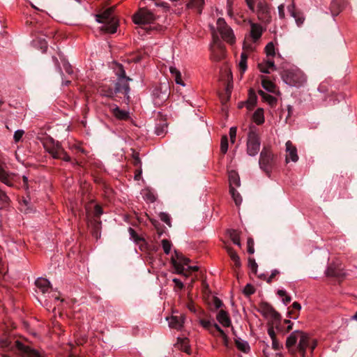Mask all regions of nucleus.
<instances>
[{
  "mask_svg": "<svg viewBox=\"0 0 357 357\" xmlns=\"http://www.w3.org/2000/svg\"><path fill=\"white\" fill-rule=\"evenodd\" d=\"M211 31L213 36V44L211 46L212 52H214L216 49L220 50L221 53L224 52V45L220 41L218 33L221 36V38L226 43L233 45L236 43V37L232 29L227 24L223 18H218L216 23V28L215 29L211 26Z\"/></svg>",
  "mask_w": 357,
  "mask_h": 357,
  "instance_id": "nucleus-1",
  "label": "nucleus"
},
{
  "mask_svg": "<svg viewBox=\"0 0 357 357\" xmlns=\"http://www.w3.org/2000/svg\"><path fill=\"white\" fill-rule=\"evenodd\" d=\"M310 337L307 333L302 331H295L287 338L286 347L290 350L298 342V351L301 357H307L306 349L310 344Z\"/></svg>",
  "mask_w": 357,
  "mask_h": 357,
  "instance_id": "nucleus-2",
  "label": "nucleus"
},
{
  "mask_svg": "<svg viewBox=\"0 0 357 357\" xmlns=\"http://www.w3.org/2000/svg\"><path fill=\"white\" fill-rule=\"evenodd\" d=\"M113 12L114 8L111 7L96 15V21L102 24L100 30L108 33H116L119 26V21L113 15Z\"/></svg>",
  "mask_w": 357,
  "mask_h": 357,
  "instance_id": "nucleus-3",
  "label": "nucleus"
},
{
  "mask_svg": "<svg viewBox=\"0 0 357 357\" xmlns=\"http://www.w3.org/2000/svg\"><path fill=\"white\" fill-rule=\"evenodd\" d=\"M247 6L254 13H256L258 19L264 23H269L271 20V8L264 0H245Z\"/></svg>",
  "mask_w": 357,
  "mask_h": 357,
  "instance_id": "nucleus-4",
  "label": "nucleus"
},
{
  "mask_svg": "<svg viewBox=\"0 0 357 357\" xmlns=\"http://www.w3.org/2000/svg\"><path fill=\"white\" fill-rule=\"evenodd\" d=\"M282 77L286 84L293 86H301L307 81L306 75L298 68L284 70Z\"/></svg>",
  "mask_w": 357,
  "mask_h": 357,
  "instance_id": "nucleus-5",
  "label": "nucleus"
},
{
  "mask_svg": "<svg viewBox=\"0 0 357 357\" xmlns=\"http://www.w3.org/2000/svg\"><path fill=\"white\" fill-rule=\"evenodd\" d=\"M43 144L45 151L54 158L61 159L66 162L70 160V157L63 150L61 145L58 142H56L52 138H45Z\"/></svg>",
  "mask_w": 357,
  "mask_h": 357,
  "instance_id": "nucleus-6",
  "label": "nucleus"
},
{
  "mask_svg": "<svg viewBox=\"0 0 357 357\" xmlns=\"http://www.w3.org/2000/svg\"><path fill=\"white\" fill-rule=\"evenodd\" d=\"M119 71L116 73L118 76V81L115 85V89H109L107 93H103L104 96L112 97L114 93H123L125 95H128L130 91V86L128 82L131 80L130 78L126 76V72L122 65H119Z\"/></svg>",
  "mask_w": 357,
  "mask_h": 357,
  "instance_id": "nucleus-7",
  "label": "nucleus"
},
{
  "mask_svg": "<svg viewBox=\"0 0 357 357\" xmlns=\"http://www.w3.org/2000/svg\"><path fill=\"white\" fill-rule=\"evenodd\" d=\"M261 146L260 138L258 133L250 130L248 134L247 153L250 156H255L259 151Z\"/></svg>",
  "mask_w": 357,
  "mask_h": 357,
  "instance_id": "nucleus-8",
  "label": "nucleus"
},
{
  "mask_svg": "<svg viewBox=\"0 0 357 357\" xmlns=\"http://www.w3.org/2000/svg\"><path fill=\"white\" fill-rule=\"evenodd\" d=\"M274 155L268 147H264L259 160L260 168L266 173H269L273 165Z\"/></svg>",
  "mask_w": 357,
  "mask_h": 357,
  "instance_id": "nucleus-9",
  "label": "nucleus"
},
{
  "mask_svg": "<svg viewBox=\"0 0 357 357\" xmlns=\"http://www.w3.org/2000/svg\"><path fill=\"white\" fill-rule=\"evenodd\" d=\"M155 19L154 14L146 8H140L133 15V22L137 24H152Z\"/></svg>",
  "mask_w": 357,
  "mask_h": 357,
  "instance_id": "nucleus-10",
  "label": "nucleus"
},
{
  "mask_svg": "<svg viewBox=\"0 0 357 357\" xmlns=\"http://www.w3.org/2000/svg\"><path fill=\"white\" fill-rule=\"evenodd\" d=\"M175 252L176 259H174V258H172V263L176 269V273L178 274H181L185 277H188L189 273L185 272V268L184 266H188V264L190 261V259L184 257L181 254H178L176 252Z\"/></svg>",
  "mask_w": 357,
  "mask_h": 357,
  "instance_id": "nucleus-11",
  "label": "nucleus"
},
{
  "mask_svg": "<svg viewBox=\"0 0 357 357\" xmlns=\"http://www.w3.org/2000/svg\"><path fill=\"white\" fill-rule=\"evenodd\" d=\"M285 161L287 163L289 162H296L298 160L299 157L297 148L289 140L285 144Z\"/></svg>",
  "mask_w": 357,
  "mask_h": 357,
  "instance_id": "nucleus-12",
  "label": "nucleus"
},
{
  "mask_svg": "<svg viewBox=\"0 0 357 357\" xmlns=\"http://www.w3.org/2000/svg\"><path fill=\"white\" fill-rule=\"evenodd\" d=\"M168 321L169 326L176 330H181L185 319V317L183 314H172L169 317L166 318Z\"/></svg>",
  "mask_w": 357,
  "mask_h": 357,
  "instance_id": "nucleus-13",
  "label": "nucleus"
},
{
  "mask_svg": "<svg viewBox=\"0 0 357 357\" xmlns=\"http://www.w3.org/2000/svg\"><path fill=\"white\" fill-rule=\"evenodd\" d=\"M109 112L118 120L126 121L130 119V113L128 111L121 109L115 104L108 105Z\"/></svg>",
  "mask_w": 357,
  "mask_h": 357,
  "instance_id": "nucleus-14",
  "label": "nucleus"
},
{
  "mask_svg": "<svg viewBox=\"0 0 357 357\" xmlns=\"http://www.w3.org/2000/svg\"><path fill=\"white\" fill-rule=\"evenodd\" d=\"M6 164L0 159V181L8 186H13L11 177L13 174L6 170Z\"/></svg>",
  "mask_w": 357,
  "mask_h": 357,
  "instance_id": "nucleus-15",
  "label": "nucleus"
},
{
  "mask_svg": "<svg viewBox=\"0 0 357 357\" xmlns=\"http://www.w3.org/2000/svg\"><path fill=\"white\" fill-rule=\"evenodd\" d=\"M17 347L21 351V357H41L40 354L35 349L29 346H25L22 343L17 341Z\"/></svg>",
  "mask_w": 357,
  "mask_h": 357,
  "instance_id": "nucleus-16",
  "label": "nucleus"
},
{
  "mask_svg": "<svg viewBox=\"0 0 357 357\" xmlns=\"http://www.w3.org/2000/svg\"><path fill=\"white\" fill-rule=\"evenodd\" d=\"M258 68L260 72L268 74L271 71L276 70V66L274 61L271 59H267L258 64Z\"/></svg>",
  "mask_w": 357,
  "mask_h": 357,
  "instance_id": "nucleus-17",
  "label": "nucleus"
},
{
  "mask_svg": "<svg viewBox=\"0 0 357 357\" xmlns=\"http://www.w3.org/2000/svg\"><path fill=\"white\" fill-rule=\"evenodd\" d=\"M261 85L263 88L267 91L273 93H276L277 86L276 84L271 81L268 77L262 75L261 77Z\"/></svg>",
  "mask_w": 357,
  "mask_h": 357,
  "instance_id": "nucleus-18",
  "label": "nucleus"
},
{
  "mask_svg": "<svg viewBox=\"0 0 357 357\" xmlns=\"http://www.w3.org/2000/svg\"><path fill=\"white\" fill-rule=\"evenodd\" d=\"M250 36L252 38L253 41H257L259 39L263 33L262 26L257 23H254L250 22Z\"/></svg>",
  "mask_w": 357,
  "mask_h": 357,
  "instance_id": "nucleus-19",
  "label": "nucleus"
},
{
  "mask_svg": "<svg viewBox=\"0 0 357 357\" xmlns=\"http://www.w3.org/2000/svg\"><path fill=\"white\" fill-rule=\"evenodd\" d=\"M216 319L224 327H229L231 325V319L229 314L220 310L216 315Z\"/></svg>",
  "mask_w": 357,
  "mask_h": 357,
  "instance_id": "nucleus-20",
  "label": "nucleus"
},
{
  "mask_svg": "<svg viewBox=\"0 0 357 357\" xmlns=\"http://www.w3.org/2000/svg\"><path fill=\"white\" fill-rule=\"evenodd\" d=\"M252 121L257 125H261L264 123V109L258 108L252 115Z\"/></svg>",
  "mask_w": 357,
  "mask_h": 357,
  "instance_id": "nucleus-21",
  "label": "nucleus"
},
{
  "mask_svg": "<svg viewBox=\"0 0 357 357\" xmlns=\"http://www.w3.org/2000/svg\"><path fill=\"white\" fill-rule=\"evenodd\" d=\"M176 345L181 350L183 351L187 354H190V348L189 346V340L188 338L178 337Z\"/></svg>",
  "mask_w": 357,
  "mask_h": 357,
  "instance_id": "nucleus-22",
  "label": "nucleus"
},
{
  "mask_svg": "<svg viewBox=\"0 0 357 357\" xmlns=\"http://www.w3.org/2000/svg\"><path fill=\"white\" fill-rule=\"evenodd\" d=\"M36 287L41 290L43 293L47 291L50 288V283L45 278H38L35 282Z\"/></svg>",
  "mask_w": 357,
  "mask_h": 357,
  "instance_id": "nucleus-23",
  "label": "nucleus"
},
{
  "mask_svg": "<svg viewBox=\"0 0 357 357\" xmlns=\"http://www.w3.org/2000/svg\"><path fill=\"white\" fill-rule=\"evenodd\" d=\"M326 275L328 276L333 277H346L347 275H348V273L346 272H342V270L334 268L332 266H331L326 270Z\"/></svg>",
  "mask_w": 357,
  "mask_h": 357,
  "instance_id": "nucleus-24",
  "label": "nucleus"
},
{
  "mask_svg": "<svg viewBox=\"0 0 357 357\" xmlns=\"http://www.w3.org/2000/svg\"><path fill=\"white\" fill-rule=\"evenodd\" d=\"M229 188L231 186L235 185L236 187L240 186V178L238 173L235 171H231L229 172Z\"/></svg>",
  "mask_w": 357,
  "mask_h": 357,
  "instance_id": "nucleus-25",
  "label": "nucleus"
},
{
  "mask_svg": "<svg viewBox=\"0 0 357 357\" xmlns=\"http://www.w3.org/2000/svg\"><path fill=\"white\" fill-rule=\"evenodd\" d=\"M258 93L263 100L268 102L270 105H274L277 103L276 98L273 97V96L268 94L262 90H259Z\"/></svg>",
  "mask_w": 357,
  "mask_h": 357,
  "instance_id": "nucleus-26",
  "label": "nucleus"
},
{
  "mask_svg": "<svg viewBox=\"0 0 357 357\" xmlns=\"http://www.w3.org/2000/svg\"><path fill=\"white\" fill-rule=\"evenodd\" d=\"M257 97L256 94L250 90L249 93V98L245 103L247 109L248 110L252 109L257 103Z\"/></svg>",
  "mask_w": 357,
  "mask_h": 357,
  "instance_id": "nucleus-27",
  "label": "nucleus"
},
{
  "mask_svg": "<svg viewBox=\"0 0 357 357\" xmlns=\"http://www.w3.org/2000/svg\"><path fill=\"white\" fill-rule=\"evenodd\" d=\"M204 5V0H190L187 4V7L189 8L197 9L198 13H202L203 6Z\"/></svg>",
  "mask_w": 357,
  "mask_h": 357,
  "instance_id": "nucleus-28",
  "label": "nucleus"
},
{
  "mask_svg": "<svg viewBox=\"0 0 357 357\" xmlns=\"http://www.w3.org/2000/svg\"><path fill=\"white\" fill-rule=\"evenodd\" d=\"M213 331H214L213 335H216L215 332H218L220 334V336H221V337L223 340L224 345L226 347H228L229 339H228L227 335L225 333V331L222 329H221V328L217 324H213Z\"/></svg>",
  "mask_w": 357,
  "mask_h": 357,
  "instance_id": "nucleus-29",
  "label": "nucleus"
},
{
  "mask_svg": "<svg viewBox=\"0 0 357 357\" xmlns=\"http://www.w3.org/2000/svg\"><path fill=\"white\" fill-rule=\"evenodd\" d=\"M143 198L149 202L153 203L156 200V196L150 189H144L142 192Z\"/></svg>",
  "mask_w": 357,
  "mask_h": 357,
  "instance_id": "nucleus-30",
  "label": "nucleus"
},
{
  "mask_svg": "<svg viewBox=\"0 0 357 357\" xmlns=\"http://www.w3.org/2000/svg\"><path fill=\"white\" fill-rule=\"evenodd\" d=\"M229 192L232 197L233 200L234 201L236 206H239L242 202V197L238 192L234 188V187L231 186L229 188Z\"/></svg>",
  "mask_w": 357,
  "mask_h": 357,
  "instance_id": "nucleus-31",
  "label": "nucleus"
},
{
  "mask_svg": "<svg viewBox=\"0 0 357 357\" xmlns=\"http://www.w3.org/2000/svg\"><path fill=\"white\" fill-rule=\"evenodd\" d=\"M229 237L232 242L236 245L241 247V241H240V233L237 230L231 229L228 231Z\"/></svg>",
  "mask_w": 357,
  "mask_h": 357,
  "instance_id": "nucleus-32",
  "label": "nucleus"
},
{
  "mask_svg": "<svg viewBox=\"0 0 357 357\" xmlns=\"http://www.w3.org/2000/svg\"><path fill=\"white\" fill-rule=\"evenodd\" d=\"M227 250L231 259L234 262L235 266L239 267L241 266V261L237 253L231 248H227Z\"/></svg>",
  "mask_w": 357,
  "mask_h": 357,
  "instance_id": "nucleus-33",
  "label": "nucleus"
},
{
  "mask_svg": "<svg viewBox=\"0 0 357 357\" xmlns=\"http://www.w3.org/2000/svg\"><path fill=\"white\" fill-rule=\"evenodd\" d=\"M10 198L6 192L0 188V209L9 204Z\"/></svg>",
  "mask_w": 357,
  "mask_h": 357,
  "instance_id": "nucleus-34",
  "label": "nucleus"
},
{
  "mask_svg": "<svg viewBox=\"0 0 357 357\" xmlns=\"http://www.w3.org/2000/svg\"><path fill=\"white\" fill-rule=\"evenodd\" d=\"M235 342H236V345L237 348L240 351H241L244 353L249 351L250 346L246 341L241 340L240 339H237L235 340Z\"/></svg>",
  "mask_w": 357,
  "mask_h": 357,
  "instance_id": "nucleus-35",
  "label": "nucleus"
},
{
  "mask_svg": "<svg viewBox=\"0 0 357 357\" xmlns=\"http://www.w3.org/2000/svg\"><path fill=\"white\" fill-rule=\"evenodd\" d=\"M170 72L174 77V80L177 84L184 86V83L181 79V73L176 68H170Z\"/></svg>",
  "mask_w": 357,
  "mask_h": 357,
  "instance_id": "nucleus-36",
  "label": "nucleus"
},
{
  "mask_svg": "<svg viewBox=\"0 0 357 357\" xmlns=\"http://www.w3.org/2000/svg\"><path fill=\"white\" fill-rule=\"evenodd\" d=\"M290 12H291V15L295 19L297 25L301 26L305 21V17H304L303 13H299V12H295L293 10H291Z\"/></svg>",
  "mask_w": 357,
  "mask_h": 357,
  "instance_id": "nucleus-37",
  "label": "nucleus"
},
{
  "mask_svg": "<svg viewBox=\"0 0 357 357\" xmlns=\"http://www.w3.org/2000/svg\"><path fill=\"white\" fill-rule=\"evenodd\" d=\"M247 54L245 52H242L241 55V60L238 63L239 68L242 73H243L247 69Z\"/></svg>",
  "mask_w": 357,
  "mask_h": 357,
  "instance_id": "nucleus-38",
  "label": "nucleus"
},
{
  "mask_svg": "<svg viewBox=\"0 0 357 357\" xmlns=\"http://www.w3.org/2000/svg\"><path fill=\"white\" fill-rule=\"evenodd\" d=\"M199 324H200V325L203 328H204L205 329L208 330L210 333H211L212 335H214L213 324L211 323V321L205 320V319H201L199 321Z\"/></svg>",
  "mask_w": 357,
  "mask_h": 357,
  "instance_id": "nucleus-39",
  "label": "nucleus"
},
{
  "mask_svg": "<svg viewBox=\"0 0 357 357\" xmlns=\"http://www.w3.org/2000/svg\"><path fill=\"white\" fill-rule=\"evenodd\" d=\"M265 52H266L267 57H269V56L273 57L275 56V45H274L273 43L270 42L266 45Z\"/></svg>",
  "mask_w": 357,
  "mask_h": 357,
  "instance_id": "nucleus-40",
  "label": "nucleus"
},
{
  "mask_svg": "<svg viewBox=\"0 0 357 357\" xmlns=\"http://www.w3.org/2000/svg\"><path fill=\"white\" fill-rule=\"evenodd\" d=\"M220 151L223 154H225L228 151V138L227 135H223L221 137Z\"/></svg>",
  "mask_w": 357,
  "mask_h": 357,
  "instance_id": "nucleus-41",
  "label": "nucleus"
},
{
  "mask_svg": "<svg viewBox=\"0 0 357 357\" xmlns=\"http://www.w3.org/2000/svg\"><path fill=\"white\" fill-rule=\"evenodd\" d=\"M162 246L164 250V252L168 255L170 252L172 244L167 239L162 240Z\"/></svg>",
  "mask_w": 357,
  "mask_h": 357,
  "instance_id": "nucleus-42",
  "label": "nucleus"
},
{
  "mask_svg": "<svg viewBox=\"0 0 357 357\" xmlns=\"http://www.w3.org/2000/svg\"><path fill=\"white\" fill-rule=\"evenodd\" d=\"M159 218L162 222L166 223L168 226H169V227L172 226L171 219H170V216L169 215V214H167V213H164V212L160 213Z\"/></svg>",
  "mask_w": 357,
  "mask_h": 357,
  "instance_id": "nucleus-43",
  "label": "nucleus"
},
{
  "mask_svg": "<svg viewBox=\"0 0 357 357\" xmlns=\"http://www.w3.org/2000/svg\"><path fill=\"white\" fill-rule=\"evenodd\" d=\"M255 291L254 287L250 284H248L243 289V294L246 296H250Z\"/></svg>",
  "mask_w": 357,
  "mask_h": 357,
  "instance_id": "nucleus-44",
  "label": "nucleus"
},
{
  "mask_svg": "<svg viewBox=\"0 0 357 357\" xmlns=\"http://www.w3.org/2000/svg\"><path fill=\"white\" fill-rule=\"evenodd\" d=\"M247 245H248V252L251 255L253 254L255 252L254 240L252 238H248Z\"/></svg>",
  "mask_w": 357,
  "mask_h": 357,
  "instance_id": "nucleus-45",
  "label": "nucleus"
},
{
  "mask_svg": "<svg viewBox=\"0 0 357 357\" xmlns=\"http://www.w3.org/2000/svg\"><path fill=\"white\" fill-rule=\"evenodd\" d=\"M236 132H237V129L236 127L230 128L229 137H230V141H231V144H234V142L236 141Z\"/></svg>",
  "mask_w": 357,
  "mask_h": 357,
  "instance_id": "nucleus-46",
  "label": "nucleus"
},
{
  "mask_svg": "<svg viewBox=\"0 0 357 357\" xmlns=\"http://www.w3.org/2000/svg\"><path fill=\"white\" fill-rule=\"evenodd\" d=\"M24 134V130H17L14 132L13 138L15 142H18L22 139L23 135Z\"/></svg>",
  "mask_w": 357,
  "mask_h": 357,
  "instance_id": "nucleus-47",
  "label": "nucleus"
},
{
  "mask_svg": "<svg viewBox=\"0 0 357 357\" xmlns=\"http://www.w3.org/2000/svg\"><path fill=\"white\" fill-rule=\"evenodd\" d=\"M248 265L252 271L255 273L257 272V264L255 262V260L252 258H249L248 259Z\"/></svg>",
  "mask_w": 357,
  "mask_h": 357,
  "instance_id": "nucleus-48",
  "label": "nucleus"
},
{
  "mask_svg": "<svg viewBox=\"0 0 357 357\" xmlns=\"http://www.w3.org/2000/svg\"><path fill=\"white\" fill-rule=\"evenodd\" d=\"M272 347L274 350L278 351L282 348V344L275 337L272 339Z\"/></svg>",
  "mask_w": 357,
  "mask_h": 357,
  "instance_id": "nucleus-49",
  "label": "nucleus"
},
{
  "mask_svg": "<svg viewBox=\"0 0 357 357\" xmlns=\"http://www.w3.org/2000/svg\"><path fill=\"white\" fill-rule=\"evenodd\" d=\"M317 345V342L315 339H313L312 337H310V345L308 346V347H310V353L311 354H312L314 349L316 348Z\"/></svg>",
  "mask_w": 357,
  "mask_h": 357,
  "instance_id": "nucleus-50",
  "label": "nucleus"
},
{
  "mask_svg": "<svg viewBox=\"0 0 357 357\" xmlns=\"http://www.w3.org/2000/svg\"><path fill=\"white\" fill-rule=\"evenodd\" d=\"M94 214L96 217H99L102 214V208L100 205L96 204L94 207Z\"/></svg>",
  "mask_w": 357,
  "mask_h": 357,
  "instance_id": "nucleus-51",
  "label": "nucleus"
},
{
  "mask_svg": "<svg viewBox=\"0 0 357 357\" xmlns=\"http://www.w3.org/2000/svg\"><path fill=\"white\" fill-rule=\"evenodd\" d=\"M166 128H167L166 124H163L161 128H160L159 126H158L155 128V133L157 134V135H161L165 132Z\"/></svg>",
  "mask_w": 357,
  "mask_h": 357,
  "instance_id": "nucleus-52",
  "label": "nucleus"
},
{
  "mask_svg": "<svg viewBox=\"0 0 357 357\" xmlns=\"http://www.w3.org/2000/svg\"><path fill=\"white\" fill-rule=\"evenodd\" d=\"M227 14L231 17L233 16L232 0H227Z\"/></svg>",
  "mask_w": 357,
  "mask_h": 357,
  "instance_id": "nucleus-53",
  "label": "nucleus"
},
{
  "mask_svg": "<svg viewBox=\"0 0 357 357\" xmlns=\"http://www.w3.org/2000/svg\"><path fill=\"white\" fill-rule=\"evenodd\" d=\"M198 270L199 267L197 266H188V268H185V272L189 273L190 275L192 271H197Z\"/></svg>",
  "mask_w": 357,
  "mask_h": 357,
  "instance_id": "nucleus-54",
  "label": "nucleus"
},
{
  "mask_svg": "<svg viewBox=\"0 0 357 357\" xmlns=\"http://www.w3.org/2000/svg\"><path fill=\"white\" fill-rule=\"evenodd\" d=\"M278 13L280 18L284 17V6L281 4L278 6Z\"/></svg>",
  "mask_w": 357,
  "mask_h": 357,
  "instance_id": "nucleus-55",
  "label": "nucleus"
},
{
  "mask_svg": "<svg viewBox=\"0 0 357 357\" xmlns=\"http://www.w3.org/2000/svg\"><path fill=\"white\" fill-rule=\"evenodd\" d=\"M173 282L175 283V285L178 289H182L183 288V284L180 280L174 278Z\"/></svg>",
  "mask_w": 357,
  "mask_h": 357,
  "instance_id": "nucleus-56",
  "label": "nucleus"
},
{
  "mask_svg": "<svg viewBox=\"0 0 357 357\" xmlns=\"http://www.w3.org/2000/svg\"><path fill=\"white\" fill-rule=\"evenodd\" d=\"M279 274V271L278 270H274L272 271L271 275L267 279V282L271 283L272 282V280L274 278L275 275Z\"/></svg>",
  "mask_w": 357,
  "mask_h": 357,
  "instance_id": "nucleus-57",
  "label": "nucleus"
},
{
  "mask_svg": "<svg viewBox=\"0 0 357 357\" xmlns=\"http://www.w3.org/2000/svg\"><path fill=\"white\" fill-rule=\"evenodd\" d=\"M268 334L270 336V337L271 338V340L276 337L275 333L274 328L273 327L268 328Z\"/></svg>",
  "mask_w": 357,
  "mask_h": 357,
  "instance_id": "nucleus-58",
  "label": "nucleus"
},
{
  "mask_svg": "<svg viewBox=\"0 0 357 357\" xmlns=\"http://www.w3.org/2000/svg\"><path fill=\"white\" fill-rule=\"evenodd\" d=\"M214 305H215L216 308H220L222 305V301L219 298H215V299H214Z\"/></svg>",
  "mask_w": 357,
  "mask_h": 357,
  "instance_id": "nucleus-59",
  "label": "nucleus"
},
{
  "mask_svg": "<svg viewBox=\"0 0 357 357\" xmlns=\"http://www.w3.org/2000/svg\"><path fill=\"white\" fill-rule=\"evenodd\" d=\"M292 307L298 311L301 310V305L298 302H294L292 304Z\"/></svg>",
  "mask_w": 357,
  "mask_h": 357,
  "instance_id": "nucleus-60",
  "label": "nucleus"
},
{
  "mask_svg": "<svg viewBox=\"0 0 357 357\" xmlns=\"http://www.w3.org/2000/svg\"><path fill=\"white\" fill-rule=\"evenodd\" d=\"M141 174H142L141 169L136 170L135 174V179L139 180L140 177H141Z\"/></svg>",
  "mask_w": 357,
  "mask_h": 357,
  "instance_id": "nucleus-61",
  "label": "nucleus"
},
{
  "mask_svg": "<svg viewBox=\"0 0 357 357\" xmlns=\"http://www.w3.org/2000/svg\"><path fill=\"white\" fill-rule=\"evenodd\" d=\"M282 301L283 303L287 305L291 301V297L287 294L284 298H282Z\"/></svg>",
  "mask_w": 357,
  "mask_h": 357,
  "instance_id": "nucleus-62",
  "label": "nucleus"
},
{
  "mask_svg": "<svg viewBox=\"0 0 357 357\" xmlns=\"http://www.w3.org/2000/svg\"><path fill=\"white\" fill-rule=\"evenodd\" d=\"M231 89H232V84H231L230 82H229L227 84V88H226V91H227V93L230 95L231 92Z\"/></svg>",
  "mask_w": 357,
  "mask_h": 357,
  "instance_id": "nucleus-63",
  "label": "nucleus"
},
{
  "mask_svg": "<svg viewBox=\"0 0 357 357\" xmlns=\"http://www.w3.org/2000/svg\"><path fill=\"white\" fill-rule=\"evenodd\" d=\"M278 294L279 296L284 298L287 295V293L284 290L280 289L278 291Z\"/></svg>",
  "mask_w": 357,
  "mask_h": 357,
  "instance_id": "nucleus-64",
  "label": "nucleus"
}]
</instances>
